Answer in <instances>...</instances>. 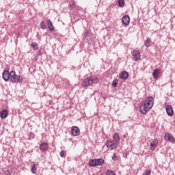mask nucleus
Masks as SVG:
<instances>
[{"mask_svg":"<svg viewBox=\"0 0 175 175\" xmlns=\"http://www.w3.org/2000/svg\"><path fill=\"white\" fill-rule=\"evenodd\" d=\"M152 106H154V98L148 97L146 100L143 103L139 108V111L142 114H147L148 111L152 109Z\"/></svg>","mask_w":175,"mask_h":175,"instance_id":"f257e3e1","label":"nucleus"},{"mask_svg":"<svg viewBox=\"0 0 175 175\" xmlns=\"http://www.w3.org/2000/svg\"><path fill=\"white\" fill-rule=\"evenodd\" d=\"M99 83V79L98 77L91 76L87 79H85L82 82V87H88V85H92V84H98Z\"/></svg>","mask_w":175,"mask_h":175,"instance_id":"f03ea898","label":"nucleus"},{"mask_svg":"<svg viewBox=\"0 0 175 175\" xmlns=\"http://www.w3.org/2000/svg\"><path fill=\"white\" fill-rule=\"evenodd\" d=\"M10 80L12 83H21L23 81V77L21 75H16V71H11Z\"/></svg>","mask_w":175,"mask_h":175,"instance_id":"7ed1b4c3","label":"nucleus"},{"mask_svg":"<svg viewBox=\"0 0 175 175\" xmlns=\"http://www.w3.org/2000/svg\"><path fill=\"white\" fill-rule=\"evenodd\" d=\"M71 135H72V136H79V135H80V129L74 126L71 129Z\"/></svg>","mask_w":175,"mask_h":175,"instance_id":"20e7f679","label":"nucleus"},{"mask_svg":"<svg viewBox=\"0 0 175 175\" xmlns=\"http://www.w3.org/2000/svg\"><path fill=\"white\" fill-rule=\"evenodd\" d=\"M159 144V142L158 141V139H154L150 143V150H152V151H154L157 148Z\"/></svg>","mask_w":175,"mask_h":175,"instance_id":"39448f33","label":"nucleus"},{"mask_svg":"<svg viewBox=\"0 0 175 175\" xmlns=\"http://www.w3.org/2000/svg\"><path fill=\"white\" fill-rule=\"evenodd\" d=\"M165 140H167V142H171V143H174L175 142V139H174V137H173L172 135V134L169 133H167L165 135Z\"/></svg>","mask_w":175,"mask_h":175,"instance_id":"423d86ee","label":"nucleus"},{"mask_svg":"<svg viewBox=\"0 0 175 175\" xmlns=\"http://www.w3.org/2000/svg\"><path fill=\"white\" fill-rule=\"evenodd\" d=\"M106 146L108 148H111V150H114V148H117V145L116 144V142H113L111 141H107L106 142Z\"/></svg>","mask_w":175,"mask_h":175,"instance_id":"0eeeda50","label":"nucleus"},{"mask_svg":"<svg viewBox=\"0 0 175 175\" xmlns=\"http://www.w3.org/2000/svg\"><path fill=\"white\" fill-rule=\"evenodd\" d=\"M3 79L5 81H9L10 80V72L8 70H4L3 72Z\"/></svg>","mask_w":175,"mask_h":175,"instance_id":"6e6552de","label":"nucleus"},{"mask_svg":"<svg viewBox=\"0 0 175 175\" xmlns=\"http://www.w3.org/2000/svg\"><path fill=\"white\" fill-rule=\"evenodd\" d=\"M166 113H167V116H169L170 117H172V116H173V114H174V111L173 110V107H172L171 105L167 106Z\"/></svg>","mask_w":175,"mask_h":175,"instance_id":"1a4fd4ad","label":"nucleus"},{"mask_svg":"<svg viewBox=\"0 0 175 175\" xmlns=\"http://www.w3.org/2000/svg\"><path fill=\"white\" fill-rule=\"evenodd\" d=\"M122 21L124 25H129V23H131V18H129V16H124Z\"/></svg>","mask_w":175,"mask_h":175,"instance_id":"9d476101","label":"nucleus"},{"mask_svg":"<svg viewBox=\"0 0 175 175\" xmlns=\"http://www.w3.org/2000/svg\"><path fill=\"white\" fill-rule=\"evenodd\" d=\"M133 57L134 61H139V59H140V52L138 51H134L133 52Z\"/></svg>","mask_w":175,"mask_h":175,"instance_id":"9b49d317","label":"nucleus"},{"mask_svg":"<svg viewBox=\"0 0 175 175\" xmlns=\"http://www.w3.org/2000/svg\"><path fill=\"white\" fill-rule=\"evenodd\" d=\"M40 150L41 151H47L49 150V144L44 142L40 145Z\"/></svg>","mask_w":175,"mask_h":175,"instance_id":"f8f14e48","label":"nucleus"},{"mask_svg":"<svg viewBox=\"0 0 175 175\" xmlns=\"http://www.w3.org/2000/svg\"><path fill=\"white\" fill-rule=\"evenodd\" d=\"M119 77H120V79L126 80V79H128V77H129V75L127 72L123 71L120 73Z\"/></svg>","mask_w":175,"mask_h":175,"instance_id":"ddd939ff","label":"nucleus"},{"mask_svg":"<svg viewBox=\"0 0 175 175\" xmlns=\"http://www.w3.org/2000/svg\"><path fill=\"white\" fill-rule=\"evenodd\" d=\"M161 73V70H159V69L156 68L154 70L153 72H152V76L154 79H158V76H159V74Z\"/></svg>","mask_w":175,"mask_h":175,"instance_id":"4468645a","label":"nucleus"},{"mask_svg":"<svg viewBox=\"0 0 175 175\" xmlns=\"http://www.w3.org/2000/svg\"><path fill=\"white\" fill-rule=\"evenodd\" d=\"M105 163L103 159H96V166H102Z\"/></svg>","mask_w":175,"mask_h":175,"instance_id":"2eb2a0df","label":"nucleus"},{"mask_svg":"<svg viewBox=\"0 0 175 175\" xmlns=\"http://www.w3.org/2000/svg\"><path fill=\"white\" fill-rule=\"evenodd\" d=\"M8 114H9V112H8L7 110H3L0 112V117L1 118H6Z\"/></svg>","mask_w":175,"mask_h":175,"instance_id":"dca6fc26","label":"nucleus"},{"mask_svg":"<svg viewBox=\"0 0 175 175\" xmlns=\"http://www.w3.org/2000/svg\"><path fill=\"white\" fill-rule=\"evenodd\" d=\"M47 24H48L49 29L51 30V31H54V26L53 25V23L51 22V21L48 20L47 21Z\"/></svg>","mask_w":175,"mask_h":175,"instance_id":"f3484780","label":"nucleus"},{"mask_svg":"<svg viewBox=\"0 0 175 175\" xmlns=\"http://www.w3.org/2000/svg\"><path fill=\"white\" fill-rule=\"evenodd\" d=\"M113 142L114 143H118L120 142V135L117 133L113 135Z\"/></svg>","mask_w":175,"mask_h":175,"instance_id":"a211bd4d","label":"nucleus"},{"mask_svg":"<svg viewBox=\"0 0 175 175\" xmlns=\"http://www.w3.org/2000/svg\"><path fill=\"white\" fill-rule=\"evenodd\" d=\"M89 166H91V167L96 166V159H91L89 161Z\"/></svg>","mask_w":175,"mask_h":175,"instance_id":"6ab92c4d","label":"nucleus"},{"mask_svg":"<svg viewBox=\"0 0 175 175\" xmlns=\"http://www.w3.org/2000/svg\"><path fill=\"white\" fill-rule=\"evenodd\" d=\"M31 173H33V174H35V173H36V170H38L36 168V164H33L31 165Z\"/></svg>","mask_w":175,"mask_h":175,"instance_id":"aec40b11","label":"nucleus"},{"mask_svg":"<svg viewBox=\"0 0 175 175\" xmlns=\"http://www.w3.org/2000/svg\"><path fill=\"white\" fill-rule=\"evenodd\" d=\"M144 44L146 47H150L151 46V40L150 38H147Z\"/></svg>","mask_w":175,"mask_h":175,"instance_id":"412c9836","label":"nucleus"},{"mask_svg":"<svg viewBox=\"0 0 175 175\" xmlns=\"http://www.w3.org/2000/svg\"><path fill=\"white\" fill-rule=\"evenodd\" d=\"M31 47L33 50H38L39 49V46H38V43L36 42H33L31 44Z\"/></svg>","mask_w":175,"mask_h":175,"instance_id":"4be33fe9","label":"nucleus"},{"mask_svg":"<svg viewBox=\"0 0 175 175\" xmlns=\"http://www.w3.org/2000/svg\"><path fill=\"white\" fill-rule=\"evenodd\" d=\"M118 5H119V6H120V8H124V6L125 5V1L124 0H119Z\"/></svg>","mask_w":175,"mask_h":175,"instance_id":"5701e85b","label":"nucleus"},{"mask_svg":"<svg viewBox=\"0 0 175 175\" xmlns=\"http://www.w3.org/2000/svg\"><path fill=\"white\" fill-rule=\"evenodd\" d=\"M106 175H116V172H113V170H108L107 172H105Z\"/></svg>","mask_w":175,"mask_h":175,"instance_id":"b1692460","label":"nucleus"},{"mask_svg":"<svg viewBox=\"0 0 175 175\" xmlns=\"http://www.w3.org/2000/svg\"><path fill=\"white\" fill-rule=\"evenodd\" d=\"M117 84H118V79H114L112 83L113 87H117Z\"/></svg>","mask_w":175,"mask_h":175,"instance_id":"393cba45","label":"nucleus"},{"mask_svg":"<svg viewBox=\"0 0 175 175\" xmlns=\"http://www.w3.org/2000/svg\"><path fill=\"white\" fill-rule=\"evenodd\" d=\"M40 27L42 29H46V24L43 21L40 23Z\"/></svg>","mask_w":175,"mask_h":175,"instance_id":"a878e982","label":"nucleus"},{"mask_svg":"<svg viewBox=\"0 0 175 175\" xmlns=\"http://www.w3.org/2000/svg\"><path fill=\"white\" fill-rule=\"evenodd\" d=\"M113 161H118V157L117 154H114L113 156L112 157Z\"/></svg>","mask_w":175,"mask_h":175,"instance_id":"bb28decb","label":"nucleus"},{"mask_svg":"<svg viewBox=\"0 0 175 175\" xmlns=\"http://www.w3.org/2000/svg\"><path fill=\"white\" fill-rule=\"evenodd\" d=\"M151 174V170H146L144 173V175H150Z\"/></svg>","mask_w":175,"mask_h":175,"instance_id":"cd10ccee","label":"nucleus"},{"mask_svg":"<svg viewBox=\"0 0 175 175\" xmlns=\"http://www.w3.org/2000/svg\"><path fill=\"white\" fill-rule=\"evenodd\" d=\"M60 157H62V158H65V151L62 150L60 152Z\"/></svg>","mask_w":175,"mask_h":175,"instance_id":"c85d7f7f","label":"nucleus"},{"mask_svg":"<svg viewBox=\"0 0 175 175\" xmlns=\"http://www.w3.org/2000/svg\"><path fill=\"white\" fill-rule=\"evenodd\" d=\"M5 175H11L12 174V170H8L7 171L5 172Z\"/></svg>","mask_w":175,"mask_h":175,"instance_id":"c756f323","label":"nucleus"},{"mask_svg":"<svg viewBox=\"0 0 175 175\" xmlns=\"http://www.w3.org/2000/svg\"><path fill=\"white\" fill-rule=\"evenodd\" d=\"M70 8L72 9H75V8H76V3H75V2H72L70 5Z\"/></svg>","mask_w":175,"mask_h":175,"instance_id":"7c9ffc66","label":"nucleus"},{"mask_svg":"<svg viewBox=\"0 0 175 175\" xmlns=\"http://www.w3.org/2000/svg\"><path fill=\"white\" fill-rule=\"evenodd\" d=\"M89 33H90L88 31H85L84 35L87 37L88 36Z\"/></svg>","mask_w":175,"mask_h":175,"instance_id":"2f4dec72","label":"nucleus"}]
</instances>
